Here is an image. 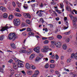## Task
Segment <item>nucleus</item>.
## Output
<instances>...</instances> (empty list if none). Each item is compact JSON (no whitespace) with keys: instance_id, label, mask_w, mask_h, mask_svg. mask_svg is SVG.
Wrapping results in <instances>:
<instances>
[{"instance_id":"obj_37","label":"nucleus","mask_w":77,"mask_h":77,"mask_svg":"<svg viewBox=\"0 0 77 77\" xmlns=\"http://www.w3.org/2000/svg\"><path fill=\"white\" fill-rule=\"evenodd\" d=\"M5 38V36L4 35H2L0 37V41H3V39Z\"/></svg>"},{"instance_id":"obj_63","label":"nucleus","mask_w":77,"mask_h":77,"mask_svg":"<svg viewBox=\"0 0 77 77\" xmlns=\"http://www.w3.org/2000/svg\"><path fill=\"white\" fill-rule=\"evenodd\" d=\"M26 24V23H22L21 26H22V27H24L25 26V25Z\"/></svg>"},{"instance_id":"obj_27","label":"nucleus","mask_w":77,"mask_h":77,"mask_svg":"<svg viewBox=\"0 0 77 77\" xmlns=\"http://www.w3.org/2000/svg\"><path fill=\"white\" fill-rule=\"evenodd\" d=\"M27 52V51L26 50H21L19 51L20 53H26Z\"/></svg>"},{"instance_id":"obj_59","label":"nucleus","mask_w":77,"mask_h":77,"mask_svg":"<svg viewBox=\"0 0 77 77\" xmlns=\"http://www.w3.org/2000/svg\"><path fill=\"white\" fill-rule=\"evenodd\" d=\"M51 58H52V59H54L55 58V56L54 55H52L51 56Z\"/></svg>"},{"instance_id":"obj_40","label":"nucleus","mask_w":77,"mask_h":77,"mask_svg":"<svg viewBox=\"0 0 77 77\" xmlns=\"http://www.w3.org/2000/svg\"><path fill=\"white\" fill-rule=\"evenodd\" d=\"M48 42H49V41L48 40H45V41H44L43 42V43L45 44H47L48 43Z\"/></svg>"},{"instance_id":"obj_30","label":"nucleus","mask_w":77,"mask_h":77,"mask_svg":"<svg viewBox=\"0 0 77 77\" xmlns=\"http://www.w3.org/2000/svg\"><path fill=\"white\" fill-rule=\"evenodd\" d=\"M10 72H11V74H12V75H13V74H14V70L13 69H10Z\"/></svg>"},{"instance_id":"obj_5","label":"nucleus","mask_w":77,"mask_h":77,"mask_svg":"<svg viewBox=\"0 0 77 77\" xmlns=\"http://www.w3.org/2000/svg\"><path fill=\"white\" fill-rule=\"evenodd\" d=\"M73 26L75 27V29L77 28V25L76 24V22L77 21V17H73Z\"/></svg>"},{"instance_id":"obj_44","label":"nucleus","mask_w":77,"mask_h":77,"mask_svg":"<svg viewBox=\"0 0 77 77\" xmlns=\"http://www.w3.org/2000/svg\"><path fill=\"white\" fill-rule=\"evenodd\" d=\"M12 5L14 7H15L16 6V4H15V2H13L12 3Z\"/></svg>"},{"instance_id":"obj_11","label":"nucleus","mask_w":77,"mask_h":77,"mask_svg":"<svg viewBox=\"0 0 77 77\" xmlns=\"http://www.w3.org/2000/svg\"><path fill=\"white\" fill-rule=\"evenodd\" d=\"M0 10L3 12H5L6 11V8L3 6H1L0 7Z\"/></svg>"},{"instance_id":"obj_7","label":"nucleus","mask_w":77,"mask_h":77,"mask_svg":"<svg viewBox=\"0 0 77 77\" xmlns=\"http://www.w3.org/2000/svg\"><path fill=\"white\" fill-rule=\"evenodd\" d=\"M11 27H10V25L7 24L6 25V26L3 27L2 29L1 30L2 32H3V31H5L6 30H7L8 29H9V28H11Z\"/></svg>"},{"instance_id":"obj_36","label":"nucleus","mask_w":77,"mask_h":77,"mask_svg":"<svg viewBox=\"0 0 77 77\" xmlns=\"http://www.w3.org/2000/svg\"><path fill=\"white\" fill-rule=\"evenodd\" d=\"M57 38L58 39H60L62 38V36L60 35H57Z\"/></svg>"},{"instance_id":"obj_9","label":"nucleus","mask_w":77,"mask_h":77,"mask_svg":"<svg viewBox=\"0 0 77 77\" xmlns=\"http://www.w3.org/2000/svg\"><path fill=\"white\" fill-rule=\"evenodd\" d=\"M25 18H31L32 16L30 14L27 13H24L23 14Z\"/></svg>"},{"instance_id":"obj_35","label":"nucleus","mask_w":77,"mask_h":77,"mask_svg":"<svg viewBox=\"0 0 77 77\" xmlns=\"http://www.w3.org/2000/svg\"><path fill=\"white\" fill-rule=\"evenodd\" d=\"M48 38L49 40H53V39H54V37H53V36H52L48 37Z\"/></svg>"},{"instance_id":"obj_14","label":"nucleus","mask_w":77,"mask_h":77,"mask_svg":"<svg viewBox=\"0 0 77 77\" xmlns=\"http://www.w3.org/2000/svg\"><path fill=\"white\" fill-rule=\"evenodd\" d=\"M25 66L27 69H30V65L29 63H26Z\"/></svg>"},{"instance_id":"obj_52","label":"nucleus","mask_w":77,"mask_h":77,"mask_svg":"<svg viewBox=\"0 0 77 77\" xmlns=\"http://www.w3.org/2000/svg\"><path fill=\"white\" fill-rule=\"evenodd\" d=\"M48 26H50V27L51 28L53 27V25L52 24H49L48 25Z\"/></svg>"},{"instance_id":"obj_21","label":"nucleus","mask_w":77,"mask_h":77,"mask_svg":"<svg viewBox=\"0 0 77 77\" xmlns=\"http://www.w3.org/2000/svg\"><path fill=\"white\" fill-rule=\"evenodd\" d=\"M41 60V58L39 57H38L36 58L35 59V61L36 62H39V61H40V60Z\"/></svg>"},{"instance_id":"obj_61","label":"nucleus","mask_w":77,"mask_h":77,"mask_svg":"<svg viewBox=\"0 0 77 77\" xmlns=\"http://www.w3.org/2000/svg\"><path fill=\"white\" fill-rule=\"evenodd\" d=\"M48 39V38L46 37H44L42 38V39H43V40H45V39Z\"/></svg>"},{"instance_id":"obj_26","label":"nucleus","mask_w":77,"mask_h":77,"mask_svg":"<svg viewBox=\"0 0 77 77\" xmlns=\"http://www.w3.org/2000/svg\"><path fill=\"white\" fill-rule=\"evenodd\" d=\"M55 66L56 65L55 64H50V68H54Z\"/></svg>"},{"instance_id":"obj_45","label":"nucleus","mask_w":77,"mask_h":77,"mask_svg":"<svg viewBox=\"0 0 77 77\" xmlns=\"http://www.w3.org/2000/svg\"><path fill=\"white\" fill-rule=\"evenodd\" d=\"M23 8H24V9H26L28 8V6H27V5L25 4L23 6Z\"/></svg>"},{"instance_id":"obj_8","label":"nucleus","mask_w":77,"mask_h":77,"mask_svg":"<svg viewBox=\"0 0 77 77\" xmlns=\"http://www.w3.org/2000/svg\"><path fill=\"white\" fill-rule=\"evenodd\" d=\"M40 48H41L40 47L38 46L35 48L34 49V50L35 51V52H36L37 53H39V50H40Z\"/></svg>"},{"instance_id":"obj_53","label":"nucleus","mask_w":77,"mask_h":77,"mask_svg":"<svg viewBox=\"0 0 77 77\" xmlns=\"http://www.w3.org/2000/svg\"><path fill=\"white\" fill-rule=\"evenodd\" d=\"M38 55L39 57H43V54H39Z\"/></svg>"},{"instance_id":"obj_48","label":"nucleus","mask_w":77,"mask_h":77,"mask_svg":"<svg viewBox=\"0 0 77 77\" xmlns=\"http://www.w3.org/2000/svg\"><path fill=\"white\" fill-rule=\"evenodd\" d=\"M61 11H61L59 10H56V12L58 13V14H61Z\"/></svg>"},{"instance_id":"obj_18","label":"nucleus","mask_w":77,"mask_h":77,"mask_svg":"<svg viewBox=\"0 0 77 77\" xmlns=\"http://www.w3.org/2000/svg\"><path fill=\"white\" fill-rule=\"evenodd\" d=\"M71 31L70 30L68 32H65L63 33V34H64L65 35H70V34H71Z\"/></svg>"},{"instance_id":"obj_25","label":"nucleus","mask_w":77,"mask_h":77,"mask_svg":"<svg viewBox=\"0 0 77 77\" xmlns=\"http://www.w3.org/2000/svg\"><path fill=\"white\" fill-rule=\"evenodd\" d=\"M40 21L41 22H42V23L43 24L44 23V25H45V24H46V22H45L44 21V19H43V18H40Z\"/></svg>"},{"instance_id":"obj_6","label":"nucleus","mask_w":77,"mask_h":77,"mask_svg":"<svg viewBox=\"0 0 77 77\" xmlns=\"http://www.w3.org/2000/svg\"><path fill=\"white\" fill-rule=\"evenodd\" d=\"M48 50V46H43V48H42L41 50L42 52L43 53H47Z\"/></svg>"},{"instance_id":"obj_10","label":"nucleus","mask_w":77,"mask_h":77,"mask_svg":"<svg viewBox=\"0 0 77 77\" xmlns=\"http://www.w3.org/2000/svg\"><path fill=\"white\" fill-rule=\"evenodd\" d=\"M26 73L29 75H32L33 74V71L31 70H27L26 71Z\"/></svg>"},{"instance_id":"obj_34","label":"nucleus","mask_w":77,"mask_h":77,"mask_svg":"<svg viewBox=\"0 0 77 77\" xmlns=\"http://www.w3.org/2000/svg\"><path fill=\"white\" fill-rule=\"evenodd\" d=\"M26 23L28 24H30V20L29 19H27L26 20Z\"/></svg>"},{"instance_id":"obj_46","label":"nucleus","mask_w":77,"mask_h":77,"mask_svg":"<svg viewBox=\"0 0 77 77\" xmlns=\"http://www.w3.org/2000/svg\"><path fill=\"white\" fill-rule=\"evenodd\" d=\"M17 4L18 5V7H20V6H21V4L18 2L17 3Z\"/></svg>"},{"instance_id":"obj_1","label":"nucleus","mask_w":77,"mask_h":77,"mask_svg":"<svg viewBox=\"0 0 77 77\" xmlns=\"http://www.w3.org/2000/svg\"><path fill=\"white\" fill-rule=\"evenodd\" d=\"M18 38V36L14 33H11L8 36V39L9 40L13 39L15 40L16 39Z\"/></svg>"},{"instance_id":"obj_17","label":"nucleus","mask_w":77,"mask_h":77,"mask_svg":"<svg viewBox=\"0 0 77 77\" xmlns=\"http://www.w3.org/2000/svg\"><path fill=\"white\" fill-rule=\"evenodd\" d=\"M10 45L12 48H16V46L14 43H11L10 44Z\"/></svg>"},{"instance_id":"obj_47","label":"nucleus","mask_w":77,"mask_h":77,"mask_svg":"<svg viewBox=\"0 0 77 77\" xmlns=\"http://www.w3.org/2000/svg\"><path fill=\"white\" fill-rule=\"evenodd\" d=\"M60 6L61 8L62 9L63 8V5L62 3H61L60 4Z\"/></svg>"},{"instance_id":"obj_2","label":"nucleus","mask_w":77,"mask_h":77,"mask_svg":"<svg viewBox=\"0 0 77 77\" xmlns=\"http://www.w3.org/2000/svg\"><path fill=\"white\" fill-rule=\"evenodd\" d=\"M14 60L16 61V62L17 63V65L19 68H22L24 66L23 64V61L19 60L17 59V58H14Z\"/></svg>"},{"instance_id":"obj_23","label":"nucleus","mask_w":77,"mask_h":77,"mask_svg":"<svg viewBox=\"0 0 77 77\" xmlns=\"http://www.w3.org/2000/svg\"><path fill=\"white\" fill-rule=\"evenodd\" d=\"M75 54L72 53L71 55V59H75Z\"/></svg>"},{"instance_id":"obj_39","label":"nucleus","mask_w":77,"mask_h":77,"mask_svg":"<svg viewBox=\"0 0 77 77\" xmlns=\"http://www.w3.org/2000/svg\"><path fill=\"white\" fill-rule=\"evenodd\" d=\"M44 4L42 3H41V4H40V7L41 8H42L43 7H44Z\"/></svg>"},{"instance_id":"obj_4","label":"nucleus","mask_w":77,"mask_h":77,"mask_svg":"<svg viewBox=\"0 0 77 77\" xmlns=\"http://www.w3.org/2000/svg\"><path fill=\"white\" fill-rule=\"evenodd\" d=\"M14 24L15 26H18L21 23L20 20L19 19H15L14 21Z\"/></svg>"},{"instance_id":"obj_50","label":"nucleus","mask_w":77,"mask_h":77,"mask_svg":"<svg viewBox=\"0 0 77 77\" xmlns=\"http://www.w3.org/2000/svg\"><path fill=\"white\" fill-rule=\"evenodd\" d=\"M55 58L56 59L58 60H59V56L57 55H55Z\"/></svg>"},{"instance_id":"obj_15","label":"nucleus","mask_w":77,"mask_h":77,"mask_svg":"<svg viewBox=\"0 0 77 77\" xmlns=\"http://www.w3.org/2000/svg\"><path fill=\"white\" fill-rule=\"evenodd\" d=\"M66 11H71V9L70 7L68 6H66Z\"/></svg>"},{"instance_id":"obj_16","label":"nucleus","mask_w":77,"mask_h":77,"mask_svg":"<svg viewBox=\"0 0 77 77\" xmlns=\"http://www.w3.org/2000/svg\"><path fill=\"white\" fill-rule=\"evenodd\" d=\"M14 18V15L12 14H10L8 17V19L10 20H12Z\"/></svg>"},{"instance_id":"obj_58","label":"nucleus","mask_w":77,"mask_h":77,"mask_svg":"<svg viewBox=\"0 0 77 77\" xmlns=\"http://www.w3.org/2000/svg\"><path fill=\"white\" fill-rule=\"evenodd\" d=\"M22 73L24 75H26V72H24V71H21Z\"/></svg>"},{"instance_id":"obj_31","label":"nucleus","mask_w":77,"mask_h":77,"mask_svg":"<svg viewBox=\"0 0 77 77\" xmlns=\"http://www.w3.org/2000/svg\"><path fill=\"white\" fill-rule=\"evenodd\" d=\"M49 67V64L48 63H47L45 66V68H46V69H47V68H48Z\"/></svg>"},{"instance_id":"obj_60","label":"nucleus","mask_w":77,"mask_h":77,"mask_svg":"<svg viewBox=\"0 0 77 77\" xmlns=\"http://www.w3.org/2000/svg\"><path fill=\"white\" fill-rule=\"evenodd\" d=\"M48 59V58H43V60L44 61V62H45L46 60V61H47Z\"/></svg>"},{"instance_id":"obj_62","label":"nucleus","mask_w":77,"mask_h":77,"mask_svg":"<svg viewBox=\"0 0 77 77\" xmlns=\"http://www.w3.org/2000/svg\"><path fill=\"white\" fill-rule=\"evenodd\" d=\"M64 20L65 22L66 21H68L67 20V17H64Z\"/></svg>"},{"instance_id":"obj_24","label":"nucleus","mask_w":77,"mask_h":77,"mask_svg":"<svg viewBox=\"0 0 77 77\" xmlns=\"http://www.w3.org/2000/svg\"><path fill=\"white\" fill-rule=\"evenodd\" d=\"M71 13L72 14H74V13H75V14H77V11L75 9L73 10L72 11H71Z\"/></svg>"},{"instance_id":"obj_13","label":"nucleus","mask_w":77,"mask_h":77,"mask_svg":"<svg viewBox=\"0 0 77 77\" xmlns=\"http://www.w3.org/2000/svg\"><path fill=\"white\" fill-rule=\"evenodd\" d=\"M35 57V55L34 54H32L30 55L29 59L30 60H32Z\"/></svg>"},{"instance_id":"obj_32","label":"nucleus","mask_w":77,"mask_h":77,"mask_svg":"<svg viewBox=\"0 0 77 77\" xmlns=\"http://www.w3.org/2000/svg\"><path fill=\"white\" fill-rule=\"evenodd\" d=\"M68 28V26H67V27L65 26H63L62 28V30H66Z\"/></svg>"},{"instance_id":"obj_3","label":"nucleus","mask_w":77,"mask_h":77,"mask_svg":"<svg viewBox=\"0 0 77 77\" xmlns=\"http://www.w3.org/2000/svg\"><path fill=\"white\" fill-rule=\"evenodd\" d=\"M51 44L55 45L58 48H60L62 46V43L60 42H58L56 43L55 41H52L51 42Z\"/></svg>"},{"instance_id":"obj_43","label":"nucleus","mask_w":77,"mask_h":77,"mask_svg":"<svg viewBox=\"0 0 77 77\" xmlns=\"http://www.w3.org/2000/svg\"><path fill=\"white\" fill-rule=\"evenodd\" d=\"M27 32H32V29L30 28H27Z\"/></svg>"},{"instance_id":"obj_51","label":"nucleus","mask_w":77,"mask_h":77,"mask_svg":"<svg viewBox=\"0 0 77 77\" xmlns=\"http://www.w3.org/2000/svg\"><path fill=\"white\" fill-rule=\"evenodd\" d=\"M53 14L54 16H55L56 17H57V14L56 12L54 11Z\"/></svg>"},{"instance_id":"obj_41","label":"nucleus","mask_w":77,"mask_h":77,"mask_svg":"<svg viewBox=\"0 0 77 77\" xmlns=\"http://www.w3.org/2000/svg\"><path fill=\"white\" fill-rule=\"evenodd\" d=\"M31 68L32 69H36V67H35V66H33V65H32V66H31Z\"/></svg>"},{"instance_id":"obj_54","label":"nucleus","mask_w":77,"mask_h":77,"mask_svg":"<svg viewBox=\"0 0 77 77\" xmlns=\"http://www.w3.org/2000/svg\"><path fill=\"white\" fill-rule=\"evenodd\" d=\"M28 35H34V33L32 32H30L28 33Z\"/></svg>"},{"instance_id":"obj_57","label":"nucleus","mask_w":77,"mask_h":77,"mask_svg":"<svg viewBox=\"0 0 77 77\" xmlns=\"http://www.w3.org/2000/svg\"><path fill=\"white\" fill-rule=\"evenodd\" d=\"M64 70L66 71H67V72H69V70L68 69H66V68H64Z\"/></svg>"},{"instance_id":"obj_56","label":"nucleus","mask_w":77,"mask_h":77,"mask_svg":"<svg viewBox=\"0 0 77 77\" xmlns=\"http://www.w3.org/2000/svg\"><path fill=\"white\" fill-rule=\"evenodd\" d=\"M0 72H3V69L2 68H0Z\"/></svg>"},{"instance_id":"obj_28","label":"nucleus","mask_w":77,"mask_h":77,"mask_svg":"<svg viewBox=\"0 0 77 77\" xmlns=\"http://www.w3.org/2000/svg\"><path fill=\"white\" fill-rule=\"evenodd\" d=\"M34 74L38 76L39 75V72L38 70H36L35 71Z\"/></svg>"},{"instance_id":"obj_22","label":"nucleus","mask_w":77,"mask_h":77,"mask_svg":"<svg viewBox=\"0 0 77 77\" xmlns=\"http://www.w3.org/2000/svg\"><path fill=\"white\" fill-rule=\"evenodd\" d=\"M8 14L6 13H4L3 14V17L4 18H6L8 17Z\"/></svg>"},{"instance_id":"obj_12","label":"nucleus","mask_w":77,"mask_h":77,"mask_svg":"<svg viewBox=\"0 0 77 77\" xmlns=\"http://www.w3.org/2000/svg\"><path fill=\"white\" fill-rule=\"evenodd\" d=\"M13 68L14 69H18V65L16 63H13Z\"/></svg>"},{"instance_id":"obj_42","label":"nucleus","mask_w":77,"mask_h":77,"mask_svg":"<svg viewBox=\"0 0 77 77\" xmlns=\"http://www.w3.org/2000/svg\"><path fill=\"white\" fill-rule=\"evenodd\" d=\"M31 77H38V76L36 74L34 73L32 75Z\"/></svg>"},{"instance_id":"obj_20","label":"nucleus","mask_w":77,"mask_h":77,"mask_svg":"<svg viewBox=\"0 0 77 77\" xmlns=\"http://www.w3.org/2000/svg\"><path fill=\"white\" fill-rule=\"evenodd\" d=\"M32 53V49H29L28 50L27 52V54L28 55H29V54H30L31 53Z\"/></svg>"},{"instance_id":"obj_29","label":"nucleus","mask_w":77,"mask_h":77,"mask_svg":"<svg viewBox=\"0 0 77 77\" xmlns=\"http://www.w3.org/2000/svg\"><path fill=\"white\" fill-rule=\"evenodd\" d=\"M69 41H70V38H67L65 40V41L66 42L68 43L69 42Z\"/></svg>"},{"instance_id":"obj_55","label":"nucleus","mask_w":77,"mask_h":77,"mask_svg":"<svg viewBox=\"0 0 77 77\" xmlns=\"http://www.w3.org/2000/svg\"><path fill=\"white\" fill-rule=\"evenodd\" d=\"M55 74H57V75H59V74H60V73H59V72H58V71H56L55 72Z\"/></svg>"},{"instance_id":"obj_38","label":"nucleus","mask_w":77,"mask_h":77,"mask_svg":"<svg viewBox=\"0 0 77 77\" xmlns=\"http://www.w3.org/2000/svg\"><path fill=\"white\" fill-rule=\"evenodd\" d=\"M71 60H72L71 59L69 58L67 59V62L68 63H70V62H71Z\"/></svg>"},{"instance_id":"obj_64","label":"nucleus","mask_w":77,"mask_h":77,"mask_svg":"<svg viewBox=\"0 0 77 77\" xmlns=\"http://www.w3.org/2000/svg\"><path fill=\"white\" fill-rule=\"evenodd\" d=\"M75 59L77 60V53H76L75 54Z\"/></svg>"},{"instance_id":"obj_19","label":"nucleus","mask_w":77,"mask_h":77,"mask_svg":"<svg viewBox=\"0 0 77 77\" xmlns=\"http://www.w3.org/2000/svg\"><path fill=\"white\" fill-rule=\"evenodd\" d=\"M63 49L64 50H66L67 49V46L65 44H64L63 45Z\"/></svg>"},{"instance_id":"obj_49","label":"nucleus","mask_w":77,"mask_h":77,"mask_svg":"<svg viewBox=\"0 0 77 77\" xmlns=\"http://www.w3.org/2000/svg\"><path fill=\"white\" fill-rule=\"evenodd\" d=\"M26 30V28H23L21 29H20V32H23V31H24V30Z\"/></svg>"},{"instance_id":"obj_33","label":"nucleus","mask_w":77,"mask_h":77,"mask_svg":"<svg viewBox=\"0 0 77 77\" xmlns=\"http://www.w3.org/2000/svg\"><path fill=\"white\" fill-rule=\"evenodd\" d=\"M63 3H66L67 5H68L69 4V2L67 0H64L63 2Z\"/></svg>"}]
</instances>
